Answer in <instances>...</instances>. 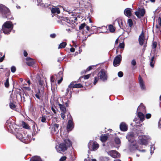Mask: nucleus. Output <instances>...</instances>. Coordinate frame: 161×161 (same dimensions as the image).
Returning <instances> with one entry per match:
<instances>
[{"mask_svg": "<svg viewBox=\"0 0 161 161\" xmlns=\"http://www.w3.org/2000/svg\"><path fill=\"white\" fill-rule=\"evenodd\" d=\"M71 143L68 139L64 140V142L56 146V149L58 152H64L68 148L71 146Z\"/></svg>", "mask_w": 161, "mask_h": 161, "instance_id": "nucleus-1", "label": "nucleus"}, {"mask_svg": "<svg viewBox=\"0 0 161 161\" xmlns=\"http://www.w3.org/2000/svg\"><path fill=\"white\" fill-rule=\"evenodd\" d=\"M126 137L129 141L130 142L129 147L130 151L133 152L137 149L138 148V146L136 145V141L134 140V133L132 132L129 133Z\"/></svg>", "mask_w": 161, "mask_h": 161, "instance_id": "nucleus-2", "label": "nucleus"}, {"mask_svg": "<svg viewBox=\"0 0 161 161\" xmlns=\"http://www.w3.org/2000/svg\"><path fill=\"white\" fill-rule=\"evenodd\" d=\"M0 12L3 18H8L11 19H14L12 17L10 18L9 17V15L10 14V10L8 8L2 4H0Z\"/></svg>", "mask_w": 161, "mask_h": 161, "instance_id": "nucleus-3", "label": "nucleus"}, {"mask_svg": "<svg viewBox=\"0 0 161 161\" xmlns=\"http://www.w3.org/2000/svg\"><path fill=\"white\" fill-rule=\"evenodd\" d=\"M88 146L90 150L94 151L97 150L98 148L99 145L94 141H90L88 143Z\"/></svg>", "mask_w": 161, "mask_h": 161, "instance_id": "nucleus-4", "label": "nucleus"}, {"mask_svg": "<svg viewBox=\"0 0 161 161\" xmlns=\"http://www.w3.org/2000/svg\"><path fill=\"white\" fill-rule=\"evenodd\" d=\"M140 143L143 145H146L148 143V142L150 139L149 136L145 135L140 136L139 137Z\"/></svg>", "mask_w": 161, "mask_h": 161, "instance_id": "nucleus-5", "label": "nucleus"}, {"mask_svg": "<svg viewBox=\"0 0 161 161\" xmlns=\"http://www.w3.org/2000/svg\"><path fill=\"white\" fill-rule=\"evenodd\" d=\"M98 77L102 80L104 81L107 80V76L106 72L104 70H101L98 73Z\"/></svg>", "mask_w": 161, "mask_h": 161, "instance_id": "nucleus-6", "label": "nucleus"}, {"mask_svg": "<svg viewBox=\"0 0 161 161\" xmlns=\"http://www.w3.org/2000/svg\"><path fill=\"white\" fill-rule=\"evenodd\" d=\"M121 56L120 55L117 56L114 59L113 62V65L114 66L117 67L119 66L121 60Z\"/></svg>", "mask_w": 161, "mask_h": 161, "instance_id": "nucleus-7", "label": "nucleus"}, {"mask_svg": "<svg viewBox=\"0 0 161 161\" xmlns=\"http://www.w3.org/2000/svg\"><path fill=\"white\" fill-rule=\"evenodd\" d=\"M145 13V9L140 8H138L137 11L135 12V14L139 18H140L141 17L143 16Z\"/></svg>", "mask_w": 161, "mask_h": 161, "instance_id": "nucleus-8", "label": "nucleus"}, {"mask_svg": "<svg viewBox=\"0 0 161 161\" xmlns=\"http://www.w3.org/2000/svg\"><path fill=\"white\" fill-rule=\"evenodd\" d=\"M108 154L114 158H116L119 157V154L116 151L112 150L108 152Z\"/></svg>", "mask_w": 161, "mask_h": 161, "instance_id": "nucleus-9", "label": "nucleus"}, {"mask_svg": "<svg viewBox=\"0 0 161 161\" xmlns=\"http://www.w3.org/2000/svg\"><path fill=\"white\" fill-rule=\"evenodd\" d=\"M139 41L140 44L141 45H143L146 41L144 39V33L142 31L141 35L139 36Z\"/></svg>", "mask_w": 161, "mask_h": 161, "instance_id": "nucleus-10", "label": "nucleus"}, {"mask_svg": "<svg viewBox=\"0 0 161 161\" xmlns=\"http://www.w3.org/2000/svg\"><path fill=\"white\" fill-rule=\"evenodd\" d=\"M74 127V124L72 118L69 119L68 122L67 128L68 131L71 130Z\"/></svg>", "mask_w": 161, "mask_h": 161, "instance_id": "nucleus-11", "label": "nucleus"}, {"mask_svg": "<svg viewBox=\"0 0 161 161\" xmlns=\"http://www.w3.org/2000/svg\"><path fill=\"white\" fill-rule=\"evenodd\" d=\"M13 27V25L10 22L7 21L3 24L2 26V28L3 29L4 28L7 29H11Z\"/></svg>", "mask_w": 161, "mask_h": 161, "instance_id": "nucleus-12", "label": "nucleus"}, {"mask_svg": "<svg viewBox=\"0 0 161 161\" xmlns=\"http://www.w3.org/2000/svg\"><path fill=\"white\" fill-rule=\"evenodd\" d=\"M52 132L53 134L57 133L58 131L59 125L56 124H54L52 125Z\"/></svg>", "mask_w": 161, "mask_h": 161, "instance_id": "nucleus-13", "label": "nucleus"}, {"mask_svg": "<svg viewBox=\"0 0 161 161\" xmlns=\"http://www.w3.org/2000/svg\"><path fill=\"white\" fill-rule=\"evenodd\" d=\"M138 79L141 88L142 90H145V86L144 84V82L140 75L139 76Z\"/></svg>", "mask_w": 161, "mask_h": 161, "instance_id": "nucleus-14", "label": "nucleus"}, {"mask_svg": "<svg viewBox=\"0 0 161 161\" xmlns=\"http://www.w3.org/2000/svg\"><path fill=\"white\" fill-rule=\"evenodd\" d=\"M26 60L27 61V64L30 66L32 65L35 63V61L30 57L27 58Z\"/></svg>", "mask_w": 161, "mask_h": 161, "instance_id": "nucleus-15", "label": "nucleus"}, {"mask_svg": "<svg viewBox=\"0 0 161 161\" xmlns=\"http://www.w3.org/2000/svg\"><path fill=\"white\" fill-rule=\"evenodd\" d=\"M120 130L123 131H125L127 130V126L125 123L122 122L120 125Z\"/></svg>", "mask_w": 161, "mask_h": 161, "instance_id": "nucleus-16", "label": "nucleus"}, {"mask_svg": "<svg viewBox=\"0 0 161 161\" xmlns=\"http://www.w3.org/2000/svg\"><path fill=\"white\" fill-rule=\"evenodd\" d=\"M124 13L125 14L128 16L129 17L131 15V9L130 8H127L124 11Z\"/></svg>", "mask_w": 161, "mask_h": 161, "instance_id": "nucleus-17", "label": "nucleus"}, {"mask_svg": "<svg viewBox=\"0 0 161 161\" xmlns=\"http://www.w3.org/2000/svg\"><path fill=\"white\" fill-rule=\"evenodd\" d=\"M51 12L52 13H57L59 14L60 13V11L59 8H53L51 9Z\"/></svg>", "mask_w": 161, "mask_h": 161, "instance_id": "nucleus-18", "label": "nucleus"}, {"mask_svg": "<svg viewBox=\"0 0 161 161\" xmlns=\"http://www.w3.org/2000/svg\"><path fill=\"white\" fill-rule=\"evenodd\" d=\"M108 138V137L106 135H102L100 136V140L102 142H104L106 141Z\"/></svg>", "mask_w": 161, "mask_h": 161, "instance_id": "nucleus-19", "label": "nucleus"}, {"mask_svg": "<svg viewBox=\"0 0 161 161\" xmlns=\"http://www.w3.org/2000/svg\"><path fill=\"white\" fill-rule=\"evenodd\" d=\"M61 110L64 113H65L66 111V108L64 106L59 103L58 104Z\"/></svg>", "mask_w": 161, "mask_h": 161, "instance_id": "nucleus-20", "label": "nucleus"}, {"mask_svg": "<svg viewBox=\"0 0 161 161\" xmlns=\"http://www.w3.org/2000/svg\"><path fill=\"white\" fill-rule=\"evenodd\" d=\"M138 116L140 119V120L142 121L143 120L145 119L144 115L143 114L140 112H138Z\"/></svg>", "mask_w": 161, "mask_h": 161, "instance_id": "nucleus-21", "label": "nucleus"}, {"mask_svg": "<svg viewBox=\"0 0 161 161\" xmlns=\"http://www.w3.org/2000/svg\"><path fill=\"white\" fill-rule=\"evenodd\" d=\"M30 161H42V160L40 157L35 156L32 158Z\"/></svg>", "mask_w": 161, "mask_h": 161, "instance_id": "nucleus-22", "label": "nucleus"}, {"mask_svg": "<svg viewBox=\"0 0 161 161\" xmlns=\"http://www.w3.org/2000/svg\"><path fill=\"white\" fill-rule=\"evenodd\" d=\"M66 44H67L66 42H63L59 44L58 47V48L60 49L64 48L66 46Z\"/></svg>", "mask_w": 161, "mask_h": 161, "instance_id": "nucleus-23", "label": "nucleus"}, {"mask_svg": "<svg viewBox=\"0 0 161 161\" xmlns=\"http://www.w3.org/2000/svg\"><path fill=\"white\" fill-rule=\"evenodd\" d=\"M106 27L105 26H103L102 27H98L97 28L95 26H92V29L93 30H99V29H104V28H105Z\"/></svg>", "mask_w": 161, "mask_h": 161, "instance_id": "nucleus-24", "label": "nucleus"}, {"mask_svg": "<svg viewBox=\"0 0 161 161\" xmlns=\"http://www.w3.org/2000/svg\"><path fill=\"white\" fill-rule=\"evenodd\" d=\"M116 20L117 21L119 26L120 27H121V25H123V22L122 19L120 18Z\"/></svg>", "mask_w": 161, "mask_h": 161, "instance_id": "nucleus-25", "label": "nucleus"}, {"mask_svg": "<svg viewBox=\"0 0 161 161\" xmlns=\"http://www.w3.org/2000/svg\"><path fill=\"white\" fill-rule=\"evenodd\" d=\"M154 57L153 56L152 58L150 60V65L151 67L153 68L154 67V64L153 63V62L154 61Z\"/></svg>", "mask_w": 161, "mask_h": 161, "instance_id": "nucleus-26", "label": "nucleus"}, {"mask_svg": "<svg viewBox=\"0 0 161 161\" xmlns=\"http://www.w3.org/2000/svg\"><path fill=\"white\" fill-rule=\"evenodd\" d=\"M81 31V33L83 35H84L85 37L86 38V37H88L89 36V35H87V31Z\"/></svg>", "mask_w": 161, "mask_h": 161, "instance_id": "nucleus-27", "label": "nucleus"}, {"mask_svg": "<svg viewBox=\"0 0 161 161\" xmlns=\"http://www.w3.org/2000/svg\"><path fill=\"white\" fill-rule=\"evenodd\" d=\"M115 143L117 144H120L121 143L120 139L118 137H116L115 138Z\"/></svg>", "mask_w": 161, "mask_h": 161, "instance_id": "nucleus-28", "label": "nucleus"}, {"mask_svg": "<svg viewBox=\"0 0 161 161\" xmlns=\"http://www.w3.org/2000/svg\"><path fill=\"white\" fill-rule=\"evenodd\" d=\"M22 126L25 129H29L30 128V127L28 125L24 122H22Z\"/></svg>", "mask_w": 161, "mask_h": 161, "instance_id": "nucleus-29", "label": "nucleus"}, {"mask_svg": "<svg viewBox=\"0 0 161 161\" xmlns=\"http://www.w3.org/2000/svg\"><path fill=\"white\" fill-rule=\"evenodd\" d=\"M144 106L142 104H141L140 106H139L137 109V111H138L139 110H142V111L144 109Z\"/></svg>", "mask_w": 161, "mask_h": 161, "instance_id": "nucleus-30", "label": "nucleus"}, {"mask_svg": "<svg viewBox=\"0 0 161 161\" xmlns=\"http://www.w3.org/2000/svg\"><path fill=\"white\" fill-rule=\"evenodd\" d=\"M131 65L133 66V68L134 69V66H135L136 64V61L135 59H133L131 62Z\"/></svg>", "mask_w": 161, "mask_h": 161, "instance_id": "nucleus-31", "label": "nucleus"}, {"mask_svg": "<svg viewBox=\"0 0 161 161\" xmlns=\"http://www.w3.org/2000/svg\"><path fill=\"white\" fill-rule=\"evenodd\" d=\"M74 87L76 88H80L82 87V86L80 84H75Z\"/></svg>", "mask_w": 161, "mask_h": 161, "instance_id": "nucleus-32", "label": "nucleus"}, {"mask_svg": "<svg viewBox=\"0 0 161 161\" xmlns=\"http://www.w3.org/2000/svg\"><path fill=\"white\" fill-rule=\"evenodd\" d=\"M109 30H115L113 25H108Z\"/></svg>", "mask_w": 161, "mask_h": 161, "instance_id": "nucleus-33", "label": "nucleus"}, {"mask_svg": "<svg viewBox=\"0 0 161 161\" xmlns=\"http://www.w3.org/2000/svg\"><path fill=\"white\" fill-rule=\"evenodd\" d=\"M128 23L130 27H131L133 25L132 21L130 19H129L128 20Z\"/></svg>", "mask_w": 161, "mask_h": 161, "instance_id": "nucleus-34", "label": "nucleus"}, {"mask_svg": "<svg viewBox=\"0 0 161 161\" xmlns=\"http://www.w3.org/2000/svg\"><path fill=\"white\" fill-rule=\"evenodd\" d=\"M86 26V24L85 23H83L80 25L79 26V29L82 30L84 29V27Z\"/></svg>", "mask_w": 161, "mask_h": 161, "instance_id": "nucleus-35", "label": "nucleus"}, {"mask_svg": "<svg viewBox=\"0 0 161 161\" xmlns=\"http://www.w3.org/2000/svg\"><path fill=\"white\" fill-rule=\"evenodd\" d=\"M51 109L53 113L55 114L57 111V109L54 106H52L51 108Z\"/></svg>", "mask_w": 161, "mask_h": 161, "instance_id": "nucleus-36", "label": "nucleus"}, {"mask_svg": "<svg viewBox=\"0 0 161 161\" xmlns=\"http://www.w3.org/2000/svg\"><path fill=\"white\" fill-rule=\"evenodd\" d=\"M125 44L124 42L120 43L119 47L120 48H124Z\"/></svg>", "mask_w": 161, "mask_h": 161, "instance_id": "nucleus-37", "label": "nucleus"}, {"mask_svg": "<svg viewBox=\"0 0 161 161\" xmlns=\"http://www.w3.org/2000/svg\"><path fill=\"white\" fill-rule=\"evenodd\" d=\"M11 71L13 73H14L16 70V68L14 66H12L11 68Z\"/></svg>", "mask_w": 161, "mask_h": 161, "instance_id": "nucleus-38", "label": "nucleus"}, {"mask_svg": "<svg viewBox=\"0 0 161 161\" xmlns=\"http://www.w3.org/2000/svg\"><path fill=\"white\" fill-rule=\"evenodd\" d=\"M5 87H8L9 86V83L8 82V79H7L6 80V81L5 83Z\"/></svg>", "mask_w": 161, "mask_h": 161, "instance_id": "nucleus-39", "label": "nucleus"}, {"mask_svg": "<svg viewBox=\"0 0 161 161\" xmlns=\"http://www.w3.org/2000/svg\"><path fill=\"white\" fill-rule=\"evenodd\" d=\"M39 84L40 86L43 87L44 85L43 81V80H40L39 81Z\"/></svg>", "mask_w": 161, "mask_h": 161, "instance_id": "nucleus-40", "label": "nucleus"}, {"mask_svg": "<svg viewBox=\"0 0 161 161\" xmlns=\"http://www.w3.org/2000/svg\"><path fill=\"white\" fill-rule=\"evenodd\" d=\"M1 33H3L5 34L8 35L9 34L10 31H0Z\"/></svg>", "mask_w": 161, "mask_h": 161, "instance_id": "nucleus-41", "label": "nucleus"}, {"mask_svg": "<svg viewBox=\"0 0 161 161\" xmlns=\"http://www.w3.org/2000/svg\"><path fill=\"white\" fill-rule=\"evenodd\" d=\"M154 148L155 147L154 146L152 145L151 147V151H150V153L151 154L153 153V151L154 150Z\"/></svg>", "mask_w": 161, "mask_h": 161, "instance_id": "nucleus-42", "label": "nucleus"}, {"mask_svg": "<svg viewBox=\"0 0 161 161\" xmlns=\"http://www.w3.org/2000/svg\"><path fill=\"white\" fill-rule=\"evenodd\" d=\"M157 22L160 26H161V18L160 17H159L158 18Z\"/></svg>", "mask_w": 161, "mask_h": 161, "instance_id": "nucleus-43", "label": "nucleus"}, {"mask_svg": "<svg viewBox=\"0 0 161 161\" xmlns=\"http://www.w3.org/2000/svg\"><path fill=\"white\" fill-rule=\"evenodd\" d=\"M75 85L74 83L73 82H72L70 84L68 87L69 88H71L72 87L75 88V87H74Z\"/></svg>", "mask_w": 161, "mask_h": 161, "instance_id": "nucleus-44", "label": "nucleus"}, {"mask_svg": "<svg viewBox=\"0 0 161 161\" xmlns=\"http://www.w3.org/2000/svg\"><path fill=\"white\" fill-rule=\"evenodd\" d=\"M41 121L42 122H46V118L45 116H42V117Z\"/></svg>", "mask_w": 161, "mask_h": 161, "instance_id": "nucleus-45", "label": "nucleus"}, {"mask_svg": "<svg viewBox=\"0 0 161 161\" xmlns=\"http://www.w3.org/2000/svg\"><path fill=\"white\" fill-rule=\"evenodd\" d=\"M151 114H147L146 115V117L147 119H149L151 118Z\"/></svg>", "mask_w": 161, "mask_h": 161, "instance_id": "nucleus-46", "label": "nucleus"}, {"mask_svg": "<svg viewBox=\"0 0 161 161\" xmlns=\"http://www.w3.org/2000/svg\"><path fill=\"white\" fill-rule=\"evenodd\" d=\"M118 75L119 77H122L123 76V73L121 71L119 72L118 73Z\"/></svg>", "mask_w": 161, "mask_h": 161, "instance_id": "nucleus-47", "label": "nucleus"}, {"mask_svg": "<svg viewBox=\"0 0 161 161\" xmlns=\"http://www.w3.org/2000/svg\"><path fill=\"white\" fill-rule=\"evenodd\" d=\"M157 42H154L153 43V48L155 49L157 46Z\"/></svg>", "mask_w": 161, "mask_h": 161, "instance_id": "nucleus-48", "label": "nucleus"}, {"mask_svg": "<svg viewBox=\"0 0 161 161\" xmlns=\"http://www.w3.org/2000/svg\"><path fill=\"white\" fill-rule=\"evenodd\" d=\"M66 158V157L65 156H63V157H62L60 159V161H63L65 160Z\"/></svg>", "mask_w": 161, "mask_h": 161, "instance_id": "nucleus-49", "label": "nucleus"}, {"mask_svg": "<svg viewBox=\"0 0 161 161\" xmlns=\"http://www.w3.org/2000/svg\"><path fill=\"white\" fill-rule=\"evenodd\" d=\"M10 107L12 108H15V105L12 103H11L10 104Z\"/></svg>", "mask_w": 161, "mask_h": 161, "instance_id": "nucleus-50", "label": "nucleus"}, {"mask_svg": "<svg viewBox=\"0 0 161 161\" xmlns=\"http://www.w3.org/2000/svg\"><path fill=\"white\" fill-rule=\"evenodd\" d=\"M94 67V66H90L87 69H86V71H89L90 70H91L92 69V67Z\"/></svg>", "mask_w": 161, "mask_h": 161, "instance_id": "nucleus-51", "label": "nucleus"}, {"mask_svg": "<svg viewBox=\"0 0 161 161\" xmlns=\"http://www.w3.org/2000/svg\"><path fill=\"white\" fill-rule=\"evenodd\" d=\"M90 75V74H88V75H85L84 76V79H88L89 78Z\"/></svg>", "mask_w": 161, "mask_h": 161, "instance_id": "nucleus-52", "label": "nucleus"}, {"mask_svg": "<svg viewBox=\"0 0 161 161\" xmlns=\"http://www.w3.org/2000/svg\"><path fill=\"white\" fill-rule=\"evenodd\" d=\"M98 78L97 77L95 78V80H94V85H95L96 84V83H97V82L98 81Z\"/></svg>", "mask_w": 161, "mask_h": 161, "instance_id": "nucleus-53", "label": "nucleus"}, {"mask_svg": "<svg viewBox=\"0 0 161 161\" xmlns=\"http://www.w3.org/2000/svg\"><path fill=\"white\" fill-rule=\"evenodd\" d=\"M50 36L51 37H52V38H54L56 37V35L55 34H51L50 35Z\"/></svg>", "mask_w": 161, "mask_h": 161, "instance_id": "nucleus-54", "label": "nucleus"}, {"mask_svg": "<svg viewBox=\"0 0 161 161\" xmlns=\"http://www.w3.org/2000/svg\"><path fill=\"white\" fill-rule=\"evenodd\" d=\"M4 57L5 55H4L2 57L0 58V62H2L3 61Z\"/></svg>", "mask_w": 161, "mask_h": 161, "instance_id": "nucleus-55", "label": "nucleus"}, {"mask_svg": "<svg viewBox=\"0 0 161 161\" xmlns=\"http://www.w3.org/2000/svg\"><path fill=\"white\" fill-rule=\"evenodd\" d=\"M62 80H63L62 76H61V79L59 80H58V84H60V83H61Z\"/></svg>", "mask_w": 161, "mask_h": 161, "instance_id": "nucleus-56", "label": "nucleus"}, {"mask_svg": "<svg viewBox=\"0 0 161 161\" xmlns=\"http://www.w3.org/2000/svg\"><path fill=\"white\" fill-rule=\"evenodd\" d=\"M51 82H53L54 80V79L53 76H51Z\"/></svg>", "mask_w": 161, "mask_h": 161, "instance_id": "nucleus-57", "label": "nucleus"}, {"mask_svg": "<svg viewBox=\"0 0 161 161\" xmlns=\"http://www.w3.org/2000/svg\"><path fill=\"white\" fill-rule=\"evenodd\" d=\"M64 113H62L61 114V117L63 118V119H64V118H65V115H64Z\"/></svg>", "mask_w": 161, "mask_h": 161, "instance_id": "nucleus-58", "label": "nucleus"}, {"mask_svg": "<svg viewBox=\"0 0 161 161\" xmlns=\"http://www.w3.org/2000/svg\"><path fill=\"white\" fill-rule=\"evenodd\" d=\"M70 51L71 52H74L75 51V49L74 48H71L70 49Z\"/></svg>", "mask_w": 161, "mask_h": 161, "instance_id": "nucleus-59", "label": "nucleus"}, {"mask_svg": "<svg viewBox=\"0 0 161 161\" xmlns=\"http://www.w3.org/2000/svg\"><path fill=\"white\" fill-rule=\"evenodd\" d=\"M24 56L25 57H26L27 55H28L27 53V52L26 51H24Z\"/></svg>", "mask_w": 161, "mask_h": 161, "instance_id": "nucleus-60", "label": "nucleus"}, {"mask_svg": "<svg viewBox=\"0 0 161 161\" xmlns=\"http://www.w3.org/2000/svg\"><path fill=\"white\" fill-rule=\"evenodd\" d=\"M91 159L90 158H89V157H88L87 158H86L85 159L84 161H90Z\"/></svg>", "mask_w": 161, "mask_h": 161, "instance_id": "nucleus-61", "label": "nucleus"}, {"mask_svg": "<svg viewBox=\"0 0 161 161\" xmlns=\"http://www.w3.org/2000/svg\"><path fill=\"white\" fill-rule=\"evenodd\" d=\"M118 41H119V38H118L116 40L115 42V44H118Z\"/></svg>", "mask_w": 161, "mask_h": 161, "instance_id": "nucleus-62", "label": "nucleus"}, {"mask_svg": "<svg viewBox=\"0 0 161 161\" xmlns=\"http://www.w3.org/2000/svg\"><path fill=\"white\" fill-rule=\"evenodd\" d=\"M86 29L87 30H89V27L87 26L86 25Z\"/></svg>", "mask_w": 161, "mask_h": 161, "instance_id": "nucleus-63", "label": "nucleus"}, {"mask_svg": "<svg viewBox=\"0 0 161 161\" xmlns=\"http://www.w3.org/2000/svg\"><path fill=\"white\" fill-rule=\"evenodd\" d=\"M68 25L69 26H70V27L73 26V25L71 24L70 23H69L68 24Z\"/></svg>", "mask_w": 161, "mask_h": 161, "instance_id": "nucleus-64", "label": "nucleus"}]
</instances>
